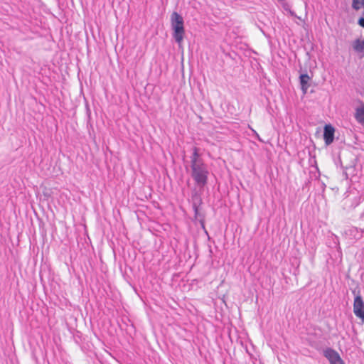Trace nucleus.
Listing matches in <instances>:
<instances>
[{"instance_id": "f257e3e1", "label": "nucleus", "mask_w": 364, "mask_h": 364, "mask_svg": "<svg viewBox=\"0 0 364 364\" xmlns=\"http://www.w3.org/2000/svg\"><path fill=\"white\" fill-rule=\"evenodd\" d=\"M191 176L200 187H203L208 182V170L199 154L198 148H193V154L191 156Z\"/></svg>"}, {"instance_id": "f03ea898", "label": "nucleus", "mask_w": 364, "mask_h": 364, "mask_svg": "<svg viewBox=\"0 0 364 364\" xmlns=\"http://www.w3.org/2000/svg\"><path fill=\"white\" fill-rule=\"evenodd\" d=\"M171 26L173 30V38L180 45L185 34L184 21L181 15L176 11H173L171 15Z\"/></svg>"}, {"instance_id": "7ed1b4c3", "label": "nucleus", "mask_w": 364, "mask_h": 364, "mask_svg": "<svg viewBox=\"0 0 364 364\" xmlns=\"http://www.w3.org/2000/svg\"><path fill=\"white\" fill-rule=\"evenodd\" d=\"M352 292L355 295L353 312L357 317L364 319V301L360 294V290L354 289Z\"/></svg>"}, {"instance_id": "20e7f679", "label": "nucleus", "mask_w": 364, "mask_h": 364, "mask_svg": "<svg viewBox=\"0 0 364 364\" xmlns=\"http://www.w3.org/2000/svg\"><path fill=\"white\" fill-rule=\"evenodd\" d=\"M323 356L328 359L330 364H345L337 351L331 348L323 350Z\"/></svg>"}, {"instance_id": "39448f33", "label": "nucleus", "mask_w": 364, "mask_h": 364, "mask_svg": "<svg viewBox=\"0 0 364 364\" xmlns=\"http://www.w3.org/2000/svg\"><path fill=\"white\" fill-rule=\"evenodd\" d=\"M192 200H193L192 206H193V209L194 210L195 218L196 220H198L199 222L201 223L202 226L204 227L203 216L199 213V210H198L199 205L202 203L201 198L197 193H195L192 196Z\"/></svg>"}, {"instance_id": "423d86ee", "label": "nucleus", "mask_w": 364, "mask_h": 364, "mask_svg": "<svg viewBox=\"0 0 364 364\" xmlns=\"http://www.w3.org/2000/svg\"><path fill=\"white\" fill-rule=\"evenodd\" d=\"M335 129L331 124H326L323 129V139L326 145H330L334 139Z\"/></svg>"}, {"instance_id": "0eeeda50", "label": "nucleus", "mask_w": 364, "mask_h": 364, "mask_svg": "<svg viewBox=\"0 0 364 364\" xmlns=\"http://www.w3.org/2000/svg\"><path fill=\"white\" fill-rule=\"evenodd\" d=\"M310 80L311 77L306 73L301 74L299 76L301 89L304 95L307 92V90L310 87Z\"/></svg>"}, {"instance_id": "6e6552de", "label": "nucleus", "mask_w": 364, "mask_h": 364, "mask_svg": "<svg viewBox=\"0 0 364 364\" xmlns=\"http://www.w3.org/2000/svg\"><path fill=\"white\" fill-rule=\"evenodd\" d=\"M354 117L359 124L364 125V104L355 108Z\"/></svg>"}, {"instance_id": "1a4fd4ad", "label": "nucleus", "mask_w": 364, "mask_h": 364, "mask_svg": "<svg viewBox=\"0 0 364 364\" xmlns=\"http://www.w3.org/2000/svg\"><path fill=\"white\" fill-rule=\"evenodd\" d=\"M353 49L356 52H363L364 51V40L360 41V39H357L353 43Z\"/></svg>"}, {"instance_id": "9d476101", "label": "nucleus", "mask_w": 364, "mask_h": 364, "mask_svg": "<svg viewBox=\"0 0 364 364\" xmlns=\"http://www.w3.org/2000/svg\"><path fill=\"white\" fill-rule=\"evenodd\" d=\"M363 6H364V0H353L352 8L355 11L360 10Z\"/></svg>"}, {"instance_id": "9b49d317", "label": "nucleus", "mask_w": 364, "mask_h": 364, "mask_svg": "<svg viewBox=\"0 0 364 364\" xmlns=\"http://www.w3.org/2000/svg\"><path fill=\"white\" fill-rule=\"evenodd\" d=\"M358 24H359L361 27H363V28H364V17H361V18L358 20Z\"/></svg>"}, {"instance_id": "f8f14e48", "label": "nucleus", "mask_w": 364, "mask_h": 364, "mask_svg": "<svg viewBox=\"0 0 364 364\" xmlns=\"http://www.w3.org/2000/svg\"><path fill=\"white\" fill-rule=\"evenodd\" d=\"M289 13L291 16H294V13L293 11H291V10H289Z\"/></svg>"}]
</instances>
